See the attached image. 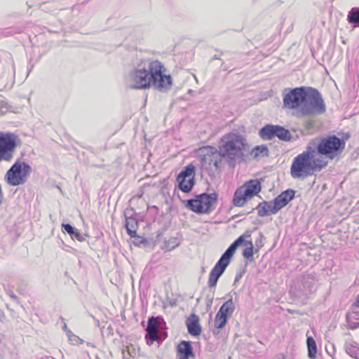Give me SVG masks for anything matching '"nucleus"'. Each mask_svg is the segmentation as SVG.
I'll list each match as a JSON object with an SVG mask.
<instances>
[{"mask_svg": "<svg viewBox=\"0 0 359 359\" xmlns=\"http://www.w3.org/2000/svg\"><path fill=\"white\" fill-rule=\"evenodd\" d=\"M283 104L290 109H299L303 116L321 114L325 111L320 94L312 88L299 87L290 90L284 95Z\"/></svg>", "mask_w": 359, "mask_h": 359, "instance_id": "1", "label": "nucleus"}, {"mask_svg": "<svg viewBox=\"0 0 359 359\" xmlns=\"http://www.w3.org/2000/svg\"><path fill=\"white\" fill-rule=\"evenodd\" d=\"M327 165V161L315 158V149L309 145L306 151L294 158L290 166V175L293 179H305Z\"/></svg>", "mask_w": 359, "mask_h": 359, "instance_id": "2", "label": "nucleus"}, {"mask_svg": "<svg viewBox=\"0 0 359 359\" xmlns=\"http://www.w3.org/2000/svg\"><path fill=\"white\" fill-rule=\"evenodd\" d=\"M313 144L318 155L317 158L332 161L340 157L346 147V142L335 135H329L313 140Z\"/></svg>", "mask_w": 359, "mask_h": 359, "instance_id": "3", "label": "nucleus"}, {"mask_svg": "<svg viewBox=\"0 0 359 359\" xmlns=\"http://www.w3.org/2000/svg\"><path fill=\"white\" fill-rule=\"evenodd\" d=\"M201 169L210 177H215L224 165V154L212 146H205L198 149Z\"/></svg>", "mask_w": 359, "mask_h": 359, "instance_id": "4", "label": "nucleus"}, {"mask_svg": "<svg viewBox=\"0 0 359 359\" xmlns=\"http://www.w3.org/2000/svg\"><path fill=\"white\" fill-rule=\"evenodd\" d=\"M220 151L231 160L243 157V151L248 147L246 139L241 135L230 133L221 139Z\"/></svg>", "mask_w": 359, "mask_h": 359, "instance_id": "5", "label": "nucleus"}, {"mask_svg": "<svg viewBox=\"0 0 359 359\" xmlns=\"http://www.w3.org/2000/svg\"><path fill=\"white\" fill-rule=\"evenodd\" d=\"M32 172V168L29 163L23 160L16 159L5 173L4 181L12 187L23 185L27 182Z\"/></svg>", "mask_w": 359, "mask_h": 359, "instance_id": "6", "label": "nucleus"}, {"mask_svg": "<svg viewBox=\"0 0 359 359\" xmlns=\"http://www.w3.org/2000/svg\"><path fill=\"white\" fill-rule=\"evenodd\" d=\"M149 69L151 87L160 91H166L171 88L172 85L171 75L161 62L157 60L150 61Z\"/></svg>", "mask_w": 359, "mask_h": 359, "instance_id": "7", "label": "nucleus"}, {"mask_svg": "<svg viewBox=\"0 0 359 359\" xmlns=\"http://www.w3.org/2000/svg\"><path fill=\"white\" fill-rule=\"evenodd\" d=\"M19 140L16 135L0 132V162H10L14 156Z\"/></svg>", "mask_w": 359, "mask_h": 359, "instance_id": "8", "label": "nucleus"}, {"mask_svg": "<svg viewBox=\"0 0 359 359\" xmlns=\"http://www.w3.org/2000/svg\"><path fill=\"white\" fill-rule=\"evenodd\" d=\"M130 86L134 89H147L151 88L149 63L147 67L141 64L134 68L129 74Z\"/></svg>", "mask_w": 359, "mask_h": 359, "instance_id": "9", "label": "nucleus"}, {"mask_svg": "<svg viewBox=\"0 0 359 359\" xmlns=\"http://www.w3.org/2000/svg\"><path fill=\"white\" fill-rule=\"evenodd\" d=\"M315 289L313 278L310 275H302L294 280L290 293L294 297L301 299L312 293Z\"/></svg>", "mask_w": 359, "mask_h": 359, "instance_id": "10", "label": "nucleus"}, {"mask_svg": "<svg viewBox=\"0 0 359 359\" xmlns=\"http://www.w3.org/2000/svg\"><path fill=\"white\" fill-rule=\"evenodd\" d=\"M262 189V185L257 180H250L238 187L233 196V202H247L258 196Z\"/></svg>", "mask_w": 359, "mask_h": 359, "instance_id": "11", "label": "nucleus"}, {"mask_svg": "<svg viewBox=\"0 0 359 359\" xmlns=\"http://www.w3.org/2000/svg\"><path fill=\"white\" fill-rule=\"evenodd\" d=\"M195 166L192 163L184 167L177 177L180 189L184 192L190 191L195 183Z\"/></svg>", "mask_w": 359, "mask_h": 359, "instance_id": "12", "label": "nucleus"}, {"mask_svg": "<svg viewBox=\"0 0 359 359\" xmlns=\"http://www.w3.org/2000/svg\"><path fill=\"white\" fill-rule=\"evenodd\" d=\"M243 241V240L242 238H238L222 255L212 271L215 273H217L219 276H221L227 266L229 264L231 259L234 255L236 249L240 246Z\"/></svg>", "mask_w": 359, "mask_h": 359, "instance_id": "13", "label": "nucleus"}, {"mask_svg": "<svg viewBox=\"0 0 359 359\" xmlns=\"http://www.w3.org/2000/svg\"><path fill=\"white\" fill-rule=\"evenodd\" d=\"M287 203H259L256 207L260 217L269 216L276 213Z\"/></svg>", "mask_w": 359, "mask_h": 359, "instance_id": "14", "label": "nucleus"}, {"mask_svg": "<svg viewBox=\"0 0 359 359\" xmlns=\"http://www.w3.org/2000/svg\"><path fill=\"white\" fill-rule=\"evenodd\" d=\"M177 357V359H190L194 357L190 341H182L178 344Z\"/></svg>", "mask_w": 359, "mask_h": 359, "instance_id": "15", "label": "nucleus"}, {"mask_svg": "<svg viewBox=\"0 0 359 359\" xmlns=\"http://www.w3.org/2000/svg\"><path fill=\"white\" fill-rule=\"evenodd\" d=\"M133 212L132 210H126L125 211L126 224L127 232L130 237L136 236V229L137 227V221L133 217Z\"/></svg>", "mask_w": 359, "mask_h": 359, "instance_id": "16", "label": "nucleus"}, {"mask_svg": "<svg viewBox=\"0 0 359 359\" xmlns=\"http://www.w3.org/2000/svg\"><path fill=\"white\" fill-rule=\"evenodd\" d=\"M187 327L189 333L192 336H198L202 332L201 325H199V318L198 316L192 313L191 317L187 320Z\"/></svg>", "mask_w": 359, "mask_h": 359, "instance_id": "17", "label": "nucleus"}, {"mask_svg": "<svg viewBox=\"0 0 359 359\" xmlns=\"http://www.w3.org/2000/svg\"><path fill=\"white\" fill-rule=\"evenodd\" d=\"M214 203H185L187 208L198 214H208L214 210Z\"/></svg>", "mask_w": 359, "mask_h": 359, "instance_id": "18", "label": "nucleus"}, {"mask_svg": "<svg viewBox=\"0 0 359 359\" xmlns=\"http://www.w3.org/2000/svg\"><path fill=\"white\" fill-rule=\"evenodd\" d=\"M269 150L266 145L262 144L255 147L250 152V156L253 160H259L269 156Z\"/></svg>", "mask_w": 359, "mask_h": 359, "instance_id": "19", "label": "nucleus"}, {"mask_svg": "<svg viewBox=\"0 0 359 359\" xmlns=\"http://www.w3.org/2000/svg\"><path fill=\"white\" fill-rule=\"evenodd\" d=\"M249 236H250L249 235H246V234H243V235L241 236L239 238H242L243 241L242 242V243L240 245H243L245 246V249L243 251V256L245 259H247L250 261H252L253 260V254H254V252H253L254 247H253L252 242L251 241H245V237H249Z\"/></svg>", "mask_w": 359, "mask_h": 359, "instance_id": "20", "label": "nucleus"}, {"mask_svg": "<svg viewBox=\"0 0 359 359\" xmlns=\"http://www.w3.org/2000/svg\"><path fill=\"white\" fill-rule=\"evenodd\" d=\"M217 199V194L215 192L211 194L204 193L197 196L195 199H188L183 202H215Z\"/></svg>", "mask_w": 359, "mask_h": 359, "instance_id": "21", "label": "nucleus"}, {"mask_svg": "<svg viewBox=\"0 0 359 359\" xmlns=\"http://www.w3.org/2000/svg\"><path fill=\"white\" fill-rule=\"evenodd\" d=\"M276 126L267 125L259 130V136L265 140H270L276 137Z\"/></svg>", "mask_w": 359, "mask_h": 359, "instance_id": "22", "label": "nucleus"}, {"mask_svg": "<svg viewBox=\"0 0 359 359\" xmlns=\"http://www.w3.org/2000/svg\"><path fill=\"white\" fill-rule=\"evenodd\" d=\"M235 309L234 304L232 299L226 301L220 307L218 313L224 315L228 318L232 315Z\"/></svg>", "mask_w": 359, "mask_h": 359, "instance_id": "23", "label": "nucleus"}, {"mask_svg": "<svg viewBox=\"0 0 359 359\" xmlns=\"http://www.w3.org/2000/svg\"><path fill=\"white\" fill-rule=\"evenodd\" d=\"M295 191L292 189H287L282 192L273 202H290L294 197Z\"/></svg>", "mask_w": 359, "mask_h": 359, "instance_id": "24", "label": "nucleus"}, {"mask_svg": "<svg viewBox=\"0 0 359 359\" xmlns=\"http://www.w3.org/2000/svg\"><path fill=\"white\" fill-rule=\"evenodd\" d=\"M276 137L283 141H290L292 138L290 132L280 126H276Z\"/></svg>", "mask_w": 359, "mask_h": 359, "instance_id": "25", "label": "nucleus"}, {"mask_svg": "<svg viewBox=\"0 0 359 359\" xmlns=\"http://www.w3.org/2000/svg\"><path fill=\"white\" fill-rule=\"evenodd\" d=\"M308 347V355L311 359L316 358L317 353V346L315 340L311 337H308L306 339Z\"/></svg>", "mask_w": 359, "mask_h": 359, "instance_id": "26", "label": "nucleus"}, {"mask_svg": "<svg viewBox=\"0 0 359 359\" xmlns=\"http://www.w3.org/2000/svg\"><path fill=\"white\" fill-rule=\"evenodd\" d=\"M356 313H351L347 315L348 326L351 329H356L359 327V318Z\"/></svg>", "mask_w": 359, "mask_h": 359, "instance_id": "27", "label": "nucleus"}, {"mask_svg": "<svg viewBox=\"0 0 359 359\" xmlns=\"http://www.w3.org/2000/svg\"><path fill=\"white\" fill-rule=\"evenodd\" d=\"M356 342H346L345 345L346 352L352 358H358V352L356 348Z\"/></svg>", "mask_w": 359, "mask_h": 359, "instance_id": "28", "label": "nucleus"}, {"mask_svg": "<svg viewBox=\"0 0 359 359\" xmlns=\"http://www.w3.org/2000/svg\"><path fill=\"white\" fill-rule=\"evenodd\" d=\"M227 319V317L217 312L215 318V327L217 329L223 328L226 324Z\"/></svg>", "mask_w": 359, "mask_h": 359, "instance_id": "29", "label": "nucleus"}, {"mask_svg": "<svg viewBox=\"0 0 359 359\" xmlns=\"http://www.w3.org/2000/svg\"><path fill=\"white\" fill-rule=\"evenodd\" d=\"M348 21L350 23H359V10L352 9L348 15Z\"/></svg>", "mask_w": 359, "mask_h": 359, "instance_id": "30", "label": "nucleus"}, {"mask_svg": "<svg viewBox=\"0 0 359 359\" xmlns=\"http://www.w3.org/2000/svg\"><path fill=\"white\" fill-rule=\"evenodd\" d=\"M147 330L149 331H158V323L154 317H151L148 321V326Z\"/></svg>", "mask_w": 359, "mask_h": 359, "instance_id": "31", "label": "nucleus"}, {"mask_svg": "<svg viewBox=\"0 0 359 359\" xmlns=\"http://www.w3.org/2000/svg\"><path fill=\"white\" fill-rule=\"evenodd\" d=\"M219 277L220 276L217 273L211 271L208 279L209 287H215Z\"/></svg>", "mask_w": 359, "mask_h": 359, "instance_id": "32", "label": "nucleus"}, {"mask_svg": "<svg viewBox=\"0 0 359 359\" xmlns=\"http://www.w3.org/2000/svg\"><path fill=\"white\" fill-rule=\"evenodd\" d=\"M179 245H180V243L177 241V238H170V240H168V241L165 242L166 248L170 250L175 248Z\"/></svg>", "mask_w": 359, "mask_h": 359, "instance_id": "33", "label": "nucleus"}, {"mask_svg": "<svg viewBox=\"0 0 359 359\" xmlns=\"http://www.w3.org/2000/svg\"><path fill=\"white\" fill-rule=\"evenodd\" d=\"M146 338L149 339L151 340V343H153L158 338V332L147 330Z\"/></svg>", "mask_w": 359, "mask_h": 359, "instance_id": "34", "label": "nucleus"}, {"mask_svg": "<svg viewBox=\"0 0 359 359\" xmlns=\"http://www.w3.org/2000/svg\"><path fill=\"white\" fill-rule=\"evenodd\" d=\"M62 227L71 236L74 235L75 229L69 224H62Z\"/></svg>", "mask_w": 359, "mask_h": 359, "instance_id": "35", "label": "nucleus"}, {"mask_svg": "<svg viewBox=\"0 0 359 359\" xmlns=\"http://www.w3.org/2000/svg\"><path fill=\"white\" fill-rule=\"evenodd\" d=\"M63 330H64L65 331H66L67 334V336H68V337H69V339H71V337H72H72H75V336L72 333V332H71L70 330H67V327L66 323H64V325H63Z\"/></svg>", "mask_w": 359, "mask_h": 359, "instance_id": "36", "label": "nucleus"}, {"mask_svg": "<svg viewBox=\"0 0 359 359\" xmlns=\"http://www.w3.org/2000/svg\"><path fill=\"white\" fill-rule=\"evenodd\" d=\"M7 294L9 297L15 302H18V297L12 291H8Z\"/></svg>", "mask_w": 359, "mask_h": 359, "instance_id": "37", "label": "nucleus"}, {"mask_svg": "<svg viewBox=\"0 0 359 359\" xmlns=\"http://www.w3.org/2000/svg\"><path fill=\"white\" fill-rule=\"evenodd\" d=\"M72 236H74L75 238H76L79 241H81V233L76 229L75 231H74V235H73Z\"/></svg>", "mask_w": 359, "mask_h": 359, "instance_id": "38", "label": "nucleus"}, {"mask_svg": "<svg viewBox=\"0 0 359 359\" xmlns=\"http://www.w3.org/2000/svg\"><path fill=\"white\" fill-rule=\"evenodd\" d=\"M274 359H285V357L283 354H278Z\"/></svg>", "mask_w": 359, "mask_h": 359, "instance_id": "39", "label": "nucleus"}, {"mask_svg": "<svg viewBox=\"0 0 359 359\" xmlns=\"http://www.w3.org/2000/svg\"><path fill=\"white\" fill-rule=\"evenodd\" d=\"M241 278V274H237L236 276L234 283H236V282H238L240 280Z\"/></svg>", "mask_w": 359, "mask_h": 359, "instance_id": "40", "label": "nucleus"}, {"mask_svg": "<svg viewBox=\"0 0 359 359\" xmlns=\"http://www.w3.org/2000/svg\"><path fill=\"white\" fill-rule=\"evenodd\" d=\"M244 204H245V203H234V205H235L236 206H238V207H242V206H243V205H244Z\"/></svg>", "mask_w": 359, "mask_h": 359, "instance_id": "41", "label": "nucleus"}]
</instances>
